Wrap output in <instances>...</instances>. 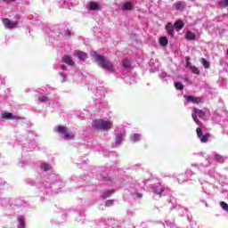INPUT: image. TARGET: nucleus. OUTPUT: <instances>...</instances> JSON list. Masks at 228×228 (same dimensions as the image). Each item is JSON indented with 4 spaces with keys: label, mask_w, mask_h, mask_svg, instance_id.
Listing matches in <instances>:
<instances>
[{
    "label": "nucleus",
    "mask_w": 228,
    "mask_h": 228,
    "mask_svg": "<svg viewBox=\"0 0 228 228\" xmlns=\"http://www.w3.org/2000/svg\"><path fill=\"white\" fill-rule=\"evenodd\" d=\"M12 113H10V112H5V113H4L3 115H2V117L4 118H6V120H12Z\"/></svg>",
    "instance_id": "35"
},
{
    "label": "nucleus",
    "mask_w": 228,
    "mask_h": 228,
    "mask_svg": "<svg viewBox=\"0 0 228 228\" xmlns=\"http://www.w3.org/2000/svg\"><path fill=\"white\" fill-rule=\"evenodd\" d=\"M62 61H64V63H66L67 65H74V61L72 60V57H70V55H64L62 57Z\"/></svg>",
    "instance_id": "20"
},
{
    "label": "nucleus",
    "mask_w": 228,
    "mask_h": 228,
    "mask_svg": "<svg viewBox=\"0 0 228 228\" xmlns=\"http://www.w3.org/2000/svg\"><path fill=\"white\" fill-rule=\"evenodd\" d=\"M220 206H221V208H222L224 211H226V213H228V204H227V203L222 201V202L220 203Z\"/></svg>",
    "instance_id": "37"
},
{
    "label": "nucleus",
    "mask_w": 228,
    "mask_h": 228,
    "mask_svg": "<svg viewBox=\"0 0 228 228\" xmlns=\"http://www.w3.org/2000/svg\"><path fill=\"white\" fill-rule=\"evenodd\" d=\"M191 117L195 124H197V126H200V120H199L197 117H199V118H204V117H206V112H204V110L194 108L191 113Z\"/></svg>",
    "instance_id": "5"
},
{
    "label": "nucleus",
    "mask_w": 228,
    "mask_h": 228,
    "mask_svg": "<svg viewBox=\"0 0 228 228\" xmlns=\"http://www.w3.org/2000/svg\"><path fill=\"white\" fill-rule=\"evenodd\" d=\"M114 192L115 191L113 190L105 191L104 193L102 195V199H108L111 197V195H113Z\"/></svg>",
    "instance_id": "27"
},
{
    "label": "nucleus",
    "mask_w": 228,
    "mask_h": 228,
    "mask_svg": "<svg viewBox=\"0 0 228 228\" xmlns=\"http://www.w3.org/2000/svg\"><path fill=\"white\" fill-rule=\"evenodd\" d=\"M175 31H181V29H183V28H184V22H183V20H177L175 24Z\"/></svg>",
    "instance_id": "17"
},
{
    "label": "nucleus",
    "mask_w": 228,
    "mask_h": 228,
    "mask_svg": "<svg viewBox=\"0 0 228 228\" xmlns=\"http://www.w3.org/2000/svg\"><path fill=\"white\" fill-rule=\"evenodd\" d=\"M124 141V134L120 133L118 135H116L115 143L116 145H120L122 142Z\"/></svg>",
    "instance_id": "22"
},
{
    "label": "nucleus",
    "mask_w": 228,
    "mask_h": 228,
    "mask_svg": "<svg viewBox=\"0 0 228 228\" xmlns=\"http://www.w3.org/2000/svg\"><path fill=\"white\" fill-rule=\"evenodd\" d=\"M200 201L203 202V204H205L206 208H208V203L206 202V200H200Z\"/></svg>",
    "instance_id": "48"
},
{
    "label": "nucleus",
    "mask_w": 228,
    "mask_h": 228,
    "mask_svg": "<svg viewBox=\"0 0 228 228\" xmlns=\"http://www.w3.org/2000/svg\"><path fill=\"white\" fill-rule=\"evenodd\" d=\"M89 10H92L93 12H97V10H99V4L95 2H91L89 4Z\"/></svg>",
    "instance_id": "25"
},
{
    "label": "nucleus",
    "mask_w": 228,
    "mask_h": 228,
    "mask_svg": "<svg viewBox=\"0 0 228 228\" xmlns=\"http://www.w3.org/2000/svg\"><path fill=\"white\" fill-rule=\"evenodd\" d=\"M93 126L94 129H99L100 131H110V129L113 127V122L103 119H94L93 121Z\"/></svg>",
    "instance_id": "3"
},
{
    "label": "nucleus",
    "mask_w": 228,
    "mask_h": 228,
    "mask_svg": "<svg viewBox=\"0 0 228 228\" xmlns=\"http://www.w3.org/2000/svg\"><path fill=\"white\" fill-rule=\"evenodd\" d=\"M175 88H176V90H183L184 86L181 82H175Z\"/></svg>",
    "instance_id": "31"
},
{
    "label": "nucleus",
    "mask_w": 228,
    "mask_h": 228,
    "mask_svg": "<svg viewBox=\"0 0 228 228\" xmlns=\"http://www.w3.org/2000/svg\"><path fill=\"white\" fill-rule=\"evenodd\" d=\"M168 204L170 206L171 211L174 209H179V204H177V199L174 197H170L168 200Z\"/></svg>",
    "instance_id": "13"
},
{
    "label": "nucleus",
    "mask_w": 228,
    "mask_h": 228,
    "mask_svg": "<svg viewBox=\"0 0 228 228\" xmlns=\"http://www.w3.org/2000/svg\"><path fill=\"white\" fill-rule=\"evenodd\" d=\"M191 70L192 72V74H196V76H199L200 74V70H199V68L192 66L191 68Z\"/></svg>",
    "instance_id": "33"
},
{
    "label": "nucleus",
    "mask_w": 228,
    "mask_h": 228,
    "mask_svg": "<svg viewBox=\"0 0 228 228\" xmlns=\"http://www.w3.org/2000/svg\"><path fill=\"white\" fill-rule=\"evenodd\" d=\"M212 119L216 122V124L222 125V116H220V114H214Z\"/></svg>",
    "instance_id": "26"
},
{
    "label": "nucleus",
    "mask_w": 228,
    "mask_h": 228,
    "mask_svg": "<svg viewBox=\"0 0 228 228\" xmlns=\"http://www.w3.org/2000/svg\"><path fill=\"white\" fill-rule=\"evenodd\" d=\"M31 186H35V184H37V187L39 188H47L49 186V182H45V183H42L38 181L35 182V181H31L30 183H28Z\"/></svg>",
    "instance_id": "15"
},
{
    "label": "nucleus",
    "mask_w": 228,
    "mask_h": 228,
    "mask_svg": "<svg viewBox=\"0 0 228 228\" xmlns=\"http://www.w3.org/2000/svg\"><path fill=\"white\" fill-rule=\"evenodd\" d=\"M103 181H105L106 183H110V181H111V178L110 176H102Z\"/></svg>",
    "instance_id": "43"
},
{
    "label": "nucleus",
    "mask_w": 228,
    "mask_h": 228,
    "mask_svg": "<svg viewBox=\"0 0 228 228\" xmlns=\"http://www.w3.org/2000/svg\"><path fill=\"white\" fill-rule=\"evenodd\" d=\"M224 127V131L228 134V121H225Z\"/></svg>",
    "instance_id": "44"
},
{
    "label": "nucleus",
    "mask_w": 228,
    "mask_h": 228,
    "mask_svg": "<svg viewBox=\"0 0 228 228\" xmlns=\"http://www.w3.org/2000/svg\"><path fill=\"white\" fill-rule=\"evenodd\" d=\"M91 56L94 58L95 61H97V65L101 67V69L107 70L110 74H113V72H115V66L106 58V56L99 55L97 52L91 53Z\"/></svg>",
    "instance_id": "2"
},
{
    "label": "nucleus",
    "mask_w": 228,
    "mask_h": 228,
    "mask_svg": "<svg viewBox=\"0 0 228 228\" xmlns=\"http://www.w3.org/2000/svg\"><path fill=\"white\" fill-rule=\"evenodd\" d=\"M196 133H197L198 138H200V140L202 143H206L209 140V134H204L202 132V128L200 126H199L196 129Z\"/></svg>",
    "instance_id": "8"
},
{
    "label": "nucleus",
    "mask_w": 228,
    "mask_h": 228,
    "mask_svg": "<svg viewBox=\"0 0 228 228\" xmlns=\"http://www.w3.org/2000/svg\"><path fill=\"white\" fill-rule=\"evenodd\" d=\"M4 3H6L7 4H9V3H15V1L17 0H3Z\"/></svg>",
    "instance_id": "45"
},
{
    "label": "nucleus",
    "mask_w": 228,
    "mask_h": 228,
    "mask_svg": "<svg viewBox=\"0 0 228 228\" xmlns=\"http://www.w3.org/2000/svg\"><path fill=\"white\" fill-rule=\"evenodd\" d=\"M75 56H77V58H78V60H86L88 58V55L85 53V52H82V51H77L75 53Z\"/></svg>",
    "instance_id": "18"
},
{
    "label": "nucleus",
    "mask_w": 228,
    "mask_h": 228,
    "mask_svg": "<svg viewBox=\"0 0 228 228\" xmlns=\"http://www.w3.org/2000/svg\"><path fill=\"white\" fill-rule=\"evenodd\" d=\"M11 120H20V117L19 116H15V115H12Z\"/></svg>",
    "instance_id": "42"
},
{
    "label": "nucleus",
    "mask_w": 228,
    "mask_h": 228,
    "mask_svg": "<svg viewBox=\"0 0 228 228\" xmlns=\"http://www.w3.org/2000/svg\"><path fill=\"white\" fill-rule=\"evenodd\" d=\"M38 100L40 102H47V101H49V97H47L45 95H40L38 97Z\"/></svg>",
    "instance_id": "34"
},
{
    "label": "nucleus",
    "mask_w": 228,
    "mask_h": 228,
    "mask_svg": "<svg viewBox=\"0 0 228 228\" xmlns=\"http://www.w3.org/2000/svg\"><path fill=\"white\" fill-rule=\"evenodd\" d=\"M61 69L62 70H66V69H67V66H65V65H61Z\"/></svg>",
    "instance_id": "47"
},
{
    "label": "nucleus",
    "mask_w": 228,
    "mask_h": 228,
    "mask_svg": "<svg viewBox=\"0 0 228 228\" xmlns=\"http://www.w3.org/2000/svg\"><path fill=\"white\" fill-rule=\"evenodd\" d=\"M114 202H115V201H114L113 200H108L105 202L106 208H110V207L113 206Z\"/></svg>",
    "instance_id": "38"
},
{
    "label": "nucleus",
    "mask_w": 228,
    "mask_h": 228,
    "mask_svg": "<svg viewBox=\"0 0 228 228\" xmlns=\"http://www.w3.org/2000/svg\"><path fill=\"white\" fill-rule=\"evenodd\" d=\"M55 177H56V175H50V178H51V179H54Z\"/></svg>",
    "instance_id": "49"
},
{
    "label": "nucleus",
    "mask_w": 228,
    "mask_h": 228,
    "mask_svg": "<svg viewBox=\"0 0 228 228\" xmlns=\"http://www.w3.org/2000/svg\"><path fill=\"white\" fill-rule=\"evenodd\" d=\"M183 80H184V81H190V78L185 77V78H183Z\"/></svg>",
    "instance_id": "52"
},
{
    "label": "nucleus",
    "mask_w": 228,
    "mask_h": 228,
    "mask_svg": "<svg viewBox=\"0 0 228 228\" xmlns=\"http://www.w3.org/2000/svg\"><path fill=\"white\" fill-rule=\"evenodd\" d=\"M192 175H193V171H191V169H187L185 171V174H181L178 175V177L176 178V181H178L180 184H183V183H186L188 179H191Z\"/></svg>",
    "instance_id": "6"
},
{
    "label": "nucleus",
    "mask_w": 228,
    "mask_h": 228,
    "mask_svg": "<svg viewBox=\"0 0 228 228\" xmlns=\"http://www.w3.org/2000/svg\"><path fill=\"white\" fill-rule=\"evenodd\" d=\"M197 156L204 158L206 160L200 164H194L192 167H195L200 172H202L207 175H215V164H213V161H216V163H224V161H225V157L218 153L208 155L205 152H199L197 153Z\"/></svg>",
    "instance_id": "1"
},
{
    "label": "nucleus",
    "mask_w": 228,
    "mask_h": 228,
    "mask_svg": "<svg viewBox=\"0 0 228 228\" xmlns=\"http://www.w3.org/2000/svg\"><path fill=\"white\" fill-rule=\"evenodd\" d=\"M60 76L61 77V82L65 83V81H67V76L61 72L60 73Z\"/></svg>",
    "instance_id": "41"
},
{
    "label": "nucleus",
    "mask_w": 228,
    "mask_h": 228,
    "mask_svg": "<svg viewBox=\"0 0 228 228\" xmlns=\"http://www.w3.org/2000/svg\"><path fill=\"white\" fill-rule=\"evenodd\" d=\"M152 190H153V193H156V195H161V193L165 191V186L160 183H158L154 184Z\"/></svg>",
    "instance_id": "12"
},
{
    "label": "nucleus",
    "mask_w": 228,
    "mask_h": 228,
    "mask_svg": "<svg viewBox=\"0 0 228 228\" xmlns=\"http://www.w3.org/2000/svg\"><path fill=\"white\" fill-rule=\"evenodd\" d=\"M184 98L186 101L185 104H188V102H192V104H200V102H202V98H200V97L187 95V96H184Z\"/></svg>",
    "instance_id": "10"
},
{
    "label": "nucleus",
    "mask_w": 228,
    "mask_h": 228,
    "mask_svg": "<svg viewBox=\"0 0 228 228\" xmlns=\"http://www.w3.org/2000/svg\"><path fill=\"white\" fill-rule=\"evenodd\" d=\"M159 44L162 47H167L168 45V38L167 37H160Z\"/></svg>",
    "instance_id": "24"
},
{
    "label": "nucleus",
    "mask_w": 228,
    "mask_h": 228,
    "mask_svg": "<svg viewBox=\"0 0 228 228\" xmlns=\"http://www.w3.org/2000/svg\"><path fill=\"white\" fill-rule=\"evenodd\" d=\"M123 67L124 69H130L131 68V61L127 59L123 61Z\"/></svg>",
    "instance_id": "30"
},
{
    "label": "nucleus",
    "mask_w": 228,
    "mask_h": 228,
    "mask_svg": "<svg viewBox=\"0 0 228 228\" xmlns=\"http://www.w3.org/2000/svg\"><path fill=\"white\" fill-rule=\"evenodd\" d=\"M18 225L17 228H26V221H24V218L22 216H18Z\"/></svg>",
    "instance_id": "21"
},
{
    "label": "nucleus",
    "mask_w": 228,
    "mask_h": 228,
    "mask_svg": "<svg viewBox=\"0 0 228 228\" xmlns=\"http://www.w3.org/2000/svg\"><path fill=\"white\" fill-rule=\"evenodd\" d=\"M139 189H140V188H138V186L135 187V190H136V191L139 190Z\"/></svg>",
    "instance_id": "53"
},
{
    "label": "nucleus",
    "mask_w": 228,
    "mask_h": 228,
    "mask_svg": "<svg viewBox=\"0 0 228 228\" xmlns=\"http://www.w3.org/2000/svg\"><path fill=\"white\" fill-rule=\"evenodd\" d=\"M23 151H27L28 152H32V151H37V143L34 142H28L27 145L23 146Z\"/></svg>",
    "instance_id": "14"
},
{
    "label": "nucleus",
    "mask_w": 228,
    "mask_h": 228,
    "mask_svg": "<svg viewBox=\"0 0 228 228\" xmlns=\"http://www.w3.org/2000/svg\"><path fill=\"white\" fill-rule=\"evenodd\" d=\"M3 24L7 29H15V28H19V23L17 21H12L8 18L3 20Z\"/></svg>",
    "instance_id": "7"
},
{
    "label": "nucleus",
    "mask_w": 228,
    "mask_h": 228,
    "mask_svg": "<svg viewBox=\"0 0 228 228\" xmlns=\"http://www.w3.org/2000/svg\"><path fill=\"white\" fill-rule=\"evenodd\" d=\"M200 183L202 186L203 192L206 193L207 195H211V189L213 188V185H211L209 183L204 180H200Z\"/></svg>",
    "instance_id": "9"
},
{
    "label": "nucleus",
    "mask_w": 228,
    "mask_h": 228,
    "mask_svg": "<svg viewBox=\"0 0 228 228\" xmlns=\"http://www.w3.org/2000/svg\"><path fill=\"white\" fill-rule=\"evenodd\" d=\"M144 185H145V182H143L142 185H139V188H143Z\"/></svg>",
    "instance_id": "51"
},
{
    "label": "nucleus",
    "mask_w": 228,
    "mask_h": 228,
    "mask_svg": "<svg viewBox=\"0 0 228 228\" xmlns=\"http://www.w3.org/2000/svg\"><path fill=\"white\" fill-rule=\"evenodd\" d=\"M51 168V166L49 164H42L41 165V170H44V172H47Z\"/></svg>",
    "instance_id": "36"
},
{
    "label": "nucleus",
    "mask_w": 228,
    "mask_h": 228,
    "mask_svg": "<svg viewBox=\"0 0 228 228\" xmlns=\"http://www.w3.org/2000/svg\"><path fill=\"white\" fill-rule=\"evenodd\" d=\"M54 131L56 133H59L64 140H74V134L73 133H69V128L63 126H57Z\"/></svg>",
    "instance_id": "4"
},
{
    "label": "nucleus",
    "mask_w": 228,
    "mask_h": 228,
    "mask_svg": "<svg viewBox=\"0 0 228 228\" xmlns=\"http://www.w3.org/2000/svg\"><path fill=\"white\" fill-rule=\"evenodd\" d=\"M201 63L204 67V69H209V61H208V60H206L205 58H201Z\"/></svg>",
    "instance_id": "32"
},
{
    "label": "nucleus",
    "mask_w": 228,
    "mask_h": 228,
    "mask_svg": "<svg viewBox=\"0 0 228 228\" xmlns=\"http://www.w3.org/2000/svg\"><path fill=\"white\" fill-rule=\"evenodd\" d=\"M185 38L186 40H195V38H197V36L191 31H187L185 34Z\"/></svg>",
    "instance_id": "23"
},
{
    "label": "nucleus",
    "mask_w": 228,
    "mask_h": 228,
    "mask_svg": "<svg viewBox=\"0 0 228 228\" xmlns=\"http://www.w3.org/2000/svg\"><path fill=\"white\" fill-rule=\"evenodd\" d=\"M175 10H183V4L181 3L175 4Z\"/></svg>",
    "instance_id": "40"
},
{
    "label": "nucleus",
    "mask_w": 228,
    "mask_h": 228,
    "mask_svg": "<svg viewBox=\"0 0 228 228\" xmlns=\"http://www.w3.org/2000/svg\"><path fill=\"white\" fill-rule=\"evenodd\" d=\"M218 4H219L220 8H227V6H228V0H220L218 2Z\"/></svg>",
    "instance_id": "28"
},
{
    "label": "nucleus",
    "mask_w": 228,
    "mask_h": 228,
    "mask_svg": "<svg viewBox=\"0 0 228 228\" xmlns=\"http://www.w3.org/2000/svg\"><path fill=\"white\" fill-rule=\"evenodd\" d=\"M142 140V134H133L130 135V141L133 143H136L137 142H140Z\"/></svg>",
    "instance_id": "19"
},
{
    "label": "nucleus",
    "mask_w": 228,
    "mask_h": 228,
    "mask_svg": "<svg viewBox=\"0 0 228 228\" xmlns=\"http://www.w3.org/2000/svg\"><path fill=\"white\" fill-rule=\"evenodd\" d=\"M72 35V32L69 29L65 30L64 37L65 38H70V36Z\"/></svg>",
    "instance_id": "39"
},
{
    "label": "nucleus",
    "mask_w": 228,
    "mask_h": 228,
    "mask_svg": "<svg viewBox=\"0 0 228 228\" xmlns=\"http://www.w3.org/2000/svg\"><path fill=\"white\" fill-rule=\"evenodd\" d=\"M121 10L123 12H129V11L133 10V4L131 2H126L121 6Z\"/></svg>",
    "instance_id": "16"
},
{
    "label": "nucleus",
    "mask_w": 228,
    "mask_h": 228,
    "mask_svg": "<svg viewBox=\"0 0 228 228\" xmlns=\"http://www.w3.org/2000/svg\"><path fill=\"white\" fill-rule=\"evenodd\" d=\"M159 77H161V79H165V81H168V79H170V75L167 74V72H161L159 74Z\"/></svg>",
    "instance_id": "29"
},
{
    "label": "nucleus",
    "mask_w": 228,
    "mask_h": 228,
    "mask_svg": "<svg viewBox=\"0 0 228 228\" xmlns=\"http://www.w3.org/2000/svg\"><path fill=\"white\" fill-rule=\"evenodd\" d=\"M166 31L167 33V35L171 37L174 38L175 33V27L172 22H168L166 25Z\"/></svg>",
    "instance_id": "11"
},
{
    "label": "nucleus",
    "mask_w": 228,
    "mask_h": 228,
    "mask_svg": "<svg viewBox=\"0 0 228 228\" xmlns=\"http://www.w3.org/2000/svg\"><path fill=\"white\" fill-rule=\"evenodd\" d=\"M137 197H138V199H142V193H137Z\"/></svg>",
    "instance_id": "50"
},
{
    "label": "nucleus",
    "mask_w": 228,
    "mask_h": 228,
    "mask_svg": "<svg viewBox=\"0 0 228 228\" xmlns=\"http://www.w3.org/2000/svg\"><path fill=\"white\" fill-rule=\"evenodd\" d=\"M186 66H187L189 69H191V67H194V66L191 65V62H190V61H188V62L186 63Z\"/></svg>",
    "instance_id": "46"
}]
</instances>
